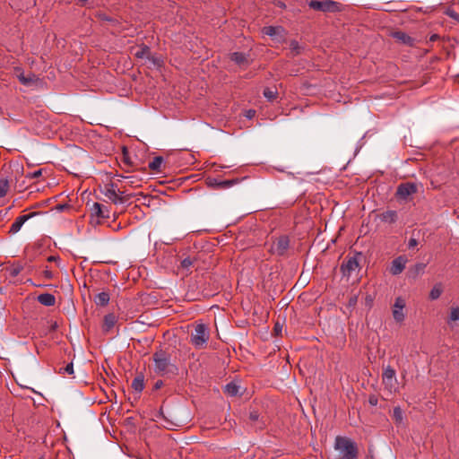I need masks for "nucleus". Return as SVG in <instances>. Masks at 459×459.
Instances as JSON below:
<instances>
[{"instance_id": "nucleus-1", "label": "nucleus", "mask_w": 459, "mask_h": 459, "mask_svg": "<svg viewBox=\"0 0 459 459\" xmlns=\"http://www.w3.org/2000/svg\"><path fill=\"white\" fill-rule=\"evenodd\" d=\"M152 359L156 374L168 376L178 373V367L171 362L170 355L167 351L159 350L153 353Z\"/></svg>"}, {"instance_id": "nucleus-2", "label": "nucleus", "mask_w": 459, "mask_h": 459, "mask_svg": "<svg viewBox=\"0 0 459 459\" xmlns=\"http://www.w3.org/2000/svg\"><path fill=\"white\" fill-rule=\"evenodd\" d=\"M333 447L338 452L337 459H358L357 444L349 437H336Z\"/></svg>"}, {"instance_id": "nucleus-3", "label": "nucleus", "mask_w": 459, "mask_h": 459, "mask_svg": "<svg viewBox=\"0 0 459 459\" xmlns=\"http://www.w3.org/2000/svg\"><path fill=\"white\" fill-rule=\"evenodd\" d=\"M210 338V332L204 324H197L191 333V343L196 349H204Z\"/></svg>"}, {"instance_id": "nucleus-4", "label": "nucleus", "mask_w": 459, "mask_h": 459, "mask_svg": "<svg viewBox=\"0 0 459 459\" xmlns=\"http://www.w3.org/2000/svg\"><path fill=\"white\" fill-rule=\"evenodd\" d=\"M307 4L311 9L323 13H336L341 11V4L333 0H311Z\"/></svg>"}, {"instance_id": "nucleus-5", "label": "nucleus", "mask_w": 459, "mask_h": 459, "mask_svg": "<svg viewBox=\"0 0 459 459\" xmlns=\"http://www.w3.org/2000/svg\"><path fill=\"white\" fill-rule=\"evenodd\" d=\"M418 186L415 183H402L397 186L396 197L401 201H409L410 197L417 193Z\"/></svg>"}, {"instance_id": "nucleus-6", "label": "nucleus", "mask_w": 459, "mask_h": 459, "mask_svg": "<svg viewBox=\"0 0 459 459\" xmlns=\"http://www.w3.org/2000/svg\"><path fill=\"white\" fill-rule=\"evenodd\" d=\"M382 380L385 388H387L390 392L395 390L397 379L395 370L391 366H387L386 368H384L382 374Z\"/></svg>"}, {"instance_id": "nucleus-7", "label": "nucleus", "mask_w": 459, "mask_h": 459, "mask_svg": "<svg viewBox=\"0 0 459 459\" xmlns=\"http://www.w3.org/2000/svg\"><path fill=\"white\" fill-rule=\"evenodd\" d=\"M134 55L136 58L143 59L146 58L152 62L154 65H160L161 60L160 58L152 56L151 49L146 45H141L134 48Z\"/></svg>"}, {"instance_id": "nucleus-8", "label": "nucleus", "mask_w": 459, "mask_h": 459, "mask_svg": "<svg viewBox=\"0 0 459 459\" xmlns=\"http://www.w3.org/2000/svg\"><path fill=\"white\" fill-rule=\"evenodd\" d=\"M290 246V239L287 236H281L276 238L270 248V251L273 254H276L278 255H282L288 250Z\"/></svg>"}, {"instance_id": "nucleus-9", "label": "nucleus", "mask_w": 459, "mask_h": 459, "mask_svg": "<svg viewBox=\"0 0 459 459\" xmlns=\"http://www.w3.org/2000/svg\"><path fill=\"white\" fill-rule=\"evenodd\" d=\"M359 267V264L358 258L356 256H348L341 264V272L343 276L350 277Z\"/></svg>"}, {"instance_id": "nucleus-10", "label": "nucleus", "mask_w": 459, "mask_h": 459, "mask_svg": "<svg viewBox=\"0 0 459 459\" xmlns=\"http://www.w3.org/2000/svg\"><path fill=\"white\" fill-rule=\"evenodd\" d=\"M207 186L212 189H227L238 183V179L219 180L216 178H207Z\"/></svg>"}, {"instance_id": "nucleus-11", "label": "nucleus", "mask_w": 459, "mask_h": 459, "mask_svg": "<svg viewBox=\"0 0 459 459\" xmlns=\"http://www.w3.org/2000/svg\"><path fill=\"white\" fill-rule=\"evenodd\" d=\"M101 193L112 203L114 204H123L125 202L122 196H119L116 191L115 184H108L104 186V189L101 190Z\"/></svg>"}, {"instance_id": "nucleus-12", "label": "nucleus", "mask_w": 459, "mask_h": 459, "mask_svg": "<svg viewBox=\"0 0 459 459\" xmlns=\"http://www.w3.org/2000/svg\"><path fill=\"white\" fill-rule=\"evenodd\" d=\"M408 259L405 255H399L394 258L390 266V273L392 275H398L405 269Z\"/></svg>"}, {"instance_id": "nucleus-13", "label": "nucleus", "mask_w": 459, "mask_h": 459, "mask_svg": "<svg viewBox=\"0 0 459 459\" xmlns=\"http://www.w3.org/2000/svg\"><path fill=\"white\" fill-rule=\"evenodd\" d=\"M39 212H30V213H28V214H23V215H21L19 217H17L15 219V221L13 222V224L11 225L10 229H9V233L10 234H16L17 232L20 231V230L22 229V225L27 221H29L30 218L38 215Z\"/></svg>"}, {"instance_id": "nucleus-14", "label": "nucleus", "mask_w": 459, "mask_h": 459, "mask_svg": "<svg viewBox=\"0 0 459 459\" xmlns=\"http://www.w3.org/2000/svg\"><path fill=\"white\" fill-rule=\"evenodd\" d=\"M284 30L282 27L266 26L263 28V33L273 39L280 41L283 38Z\"/></svg>"}, {"instance_id": "nucleus-15", "label": "nucleus", "mask_w": 459, "mask_h": 459, "mask_svg": "<svg viewBox=\"0 0 459 459\" xmlns=\"http://www.w3.org/2000/svg\"><path fill=\"white\" fill-rule=\"evenodd\" d=\"M392 37L396 41L406 46H412L414 43V39L403 31H394L392 33Z\"/></svg>"}, {"instance_id": "nucleus-16", "label": "nucleus", "mask_w": 459, "mask_h": 459, "mask_svg": "<svg viewBox=\"0 0 459 459\" xmlns=\"http://www.w3.org/2000/svg\"><path fill=\"white\" fill-rule=\"evenodd\" d=\"M91 213H92V215H95L97 217L103 218V219L109 217L108 209L100 203H94L92 204Z\"/></svg>"}, {"instance_id": "nucleus-17", "label": "nucleus", "mask_w": 459, "mask_h": 459, "mask_svg": "<svg viewBox=\"0 0 459 459\" xmlns=\"http://www.w3.org/2000/svg\"><path fill=\"white\" fill-rule=\"evenodd\" d=\"M117 317L115 314L109 313L104 316L102 330L104 333H108L117 324Z\"/></svg>"}, {"instance_id": "nucleus-18", "label": "nucleus", "mask_w": 459, "mask_h": 459, "mask_svg": "<svg viewBox=\"0 0 459 459\" xmlns=\"http://www.w3.org/2000/svg\"><path fill=\"white\" fill-rule=\"evenodd\" d=\"M230 58L239 66H247L249 64L248 56L241 52L231 53Z\"/></svg>"}, {"instance_id": "nucleus-19", "label": "nucleus", "mask_w": 459, "mask_h": 459, "mask_svg": "<svg viewBox=\"0 0 459 459\" xmlns=\"http://www.w3.org/2000/svg\"><path fill=\"white\" fill-rule=\"evenodd\" d=\"M37 300L43 306L52 307L56 304V297L50 293H42L37 297Z\"/></svg>"}, {"instance_id": "nucleus-20", "label": "nucleus", "mask_w": 459, "mask_h": 459, "mask_svg": "<svg viewBox=\"0 0 459 459\" xmlns=\"http://www.w3.org/2000/svg\"><path fill=\"white\" fill-rule=\"evenodd\" d=\"M398 215L396 211L388 210L381 213L380 219L385 223H394L397 221Z\"/></svg>"}, {"instance_id": "nucleus-21", "label": "nucleus", "mask_w": 459, "mask_h": 459, "mask_svg": "<svg viewBox=\"0 0 459 459\" xmlns=\"http://www.w3.org/2000/svg\"><path fill=\"white\" fill-rule=\"evenodd\" d=\"M110 296L108 292L102 291L94 297V303L97 306L105 307L108 304Z\"/></svg>"}, {"instance_id": "nucleus-22", "label": "nucleus", "mask_w": 459, "mask_h": 459, "mask_svg": "<svg viewBox=\"0 0 459 459\" xmlns=\"http://www.w3.org/2000/svg\"><path fill=\"white\" fill-rule=\"evenodd\" d=\"M132 388L138 394H140L144 388V377L143 375H139L134 377L132 382Z\"/></svg>"}, {"instance_id": "nucleus-23", "label": "nucleus", "mask_w": 459, "mask_h": 459, "mask_svg": "<svg viewBox=\"0 0 459 459\" xmlns=\"http://www.w3.org/2000/svg\"><path fill=\"white\" fill-rule=\"evenodd\" d=\"M425 264L418 263L409 270L410 277L416 278L424 272Z\"/></svg>"}, {"instance_id": "nucleus-24", "label": "nucleus", "mask_w": 459, "mask_h": 459, "mask_svg": "<svg viewBox=\"0 0 459 459\" xmlns=\"http://www.w3.org/2000/svg\"><path fill=\"white\" fill-rule=\"evenodd\" d=\"M23 270V265L20 263L13 264L6 268V272L10 277H16Z\"/></svg>"}, {"instance_id": "nucleus-25", "label": "nucleus", "mask_w": 459, "mask_h": 459, "mask_svg": "<svg viewBox=\"0 0 459 459\" xmlns=\"http://www.w3.org/2000/svg\"><path fill=\"white\" fill-rule=\"evenodd\" d=\"M443 292V287L441 283H437L434 285V287L431 289L429 292V299L431 300L437 299Z\"/></svg>"}, {"instance_id": "nucleus-26", "label": "nucleus", "mask_w": 459, "mask_h": 459, "mask_svg": "<svg viewBox=\"0 0 459 459\" xmlns=\"http://www.w3.org/2000/svg\"><path fill=\"white\" fill-rule=\"evenodd\" d=\"M224 392L230 396H236L239 393V385L233 382L229 383L225 385Z\"/></svg>"}, {"instance_id": "nucleus-27", "label": "nucleus", "mask_w": 459, "mask_h": 459, "mask_svg": "<svg viewBox=\"0 0 459 459\" xmlns=\"http://www.w3.org/2000/svg\"><path fill=\"white\" fill-rule=\"evenodd\" d=\"M162 162L163 158L160 156H157L149 163V168L152 170L160 171Z\"/></svg>"}, {"instance_id": "nucleus-28", "label": "nucleus", "mask_w": 459, "mask_h": 459, "mask_svg": "<svg viewBox=\"0 0 459 459\" xmlns=\"http://www.w3.org/2000/svg\"><path fill=\"white\" fill-rule=\"evenodd\" d=\"M9 191V181L6 178L0 179V198L4 197Z\"/></svg>"}, {"instance_id": "nucleus-29", "label": "nucleus", "mask_w": 459, "mask_h": 459, "mask_svg": "<svg viewBox=\"0 0 459 459\" xmlns=\"http://www.w3.org/2000/svg\"><path fill=\"white\" fill-rule=\"evenodd\" d=\"M393 316H394V319L398 322V323H401L404 320L405 318V315L403 313V308H398V307H393Z\"/></svg>"}, {"instance_id": "nucleus-30", "label": "nucleus", "mask_w": 459, "mask_h": 459, "mask_svg": "<svg viewBox=\"0 0 459 459\" xmlns=\"http://www.w3.org/2000/svg\"><path fill=\"white\" fill-rule=\"evenodd\" d=\"M264 96L269 100L273 101L277 96V91L272 88H265L264 90Z\"/></svg>"}, {"instance_id": "nucleus-31", "label": "nucleus", "mask_w": 459, "mask_h": 459, "mask_svg": "<svg viewBox=\"0 0 459 459\" xmlns=\"http://www.w3.org/2000/svg\"><path fill=\"white\" fill-rule=\"evenodd\" d=\"M58 373L59 374H68V375L74 374V364L71 362V363H68L66 366L60 368L58 370Z\"/></svg>"}, {"instance_id": "nucleus-32", "label": "nucleus", "mask_w": 459, "mask_h": 459, "mask_svg": "<svg viewBox=\"0 0 459 459\" xmlns=\"http://www.w3.org/2000/svg\"><path fill=\"white\" fill-rule=\"evenodd\" d=\"M458 320H459V307H452L450 315H449V321L455 322Z\"/></svg>"}, {"instance_id": "nucleus-33", "label": "nucleus", "mask_w": 459, "mask_h": 459, "mask_svg": "<svg viewBox=\"0 0 459 459\" xmlns=\"http://www.w3.org/2000/svg\"><path fill=\"white\" fill-rule=\"evenodd\" d=\"M19 81L24 85H30L34 82V75L32 76H24L22 74L18 76Z\"/></svg>"}, {"instance_id": "nucleus-34", "label": "nucleus", "mask_w": 459, "mask_h": 459, "mask_svg": "<svg viewBox=\"0 0 459 459\" xmlns=\"http://www.w3.org/2000/svg\"><path fill=\"white\" fill-rule=\"evenodd\" d=\"M394 418L396 422H401L403 420V412L399 407H395L394 409Z\"/></svg>"}, {"instance_id": "nucleus-35", "label": "nucleus", "mask_w": 459, "mask_h": 459, "mask_svg": "<svg viewBox=\"0 0 459 459\" xmlns=\"http://www.w3.org/2000/svg\"><path fill=\"white\" fill-rule=\"evenodd\" d=\"M394 307H398L399 309L400 308H404V307H405V300L402 297L396 298L395 301H394Z\"/></svg>"}, {"instance_id": "nucleus-36", "label": "nucleus", "mask_w": 459, "mask_h": 459, "mask_svg": "<svg viewBox=\"0 0 459 459\" xmlns=\"http://www.w3.org/2000/svg\"><path fill=\"white\" fill-rule=\"evenodd\" d=\"M41 175H42V169H38L31 173H28L26 175V178H39Z\"/></svg>"}, {"instance_id": "nucleus-37", "label": "nucleus", "mask_w": 459, "mask_h": 459, "mask_svg": "<svg viewBox=\"0 0 459 459\" xmlns=\"http://www.w3.org/2000/svg\"><path fill=\"white\" fill-rule=\"evenodd\" d=\"M192 264H193V263H192V260H191L189 257H187V258H185V259L181 262V266H182L183 268H186V269H187V268H189V267L192 265Z\"/></svg>"}, {"instance_id": "nucleus-38", "label": "nucleus", "mask_w": 459, "mask_h": 459, "mask_svg": "<svg viewBox=\"0 0 459 459\" xmlns=\"http://www.w3.org/2000/svg\"><path fill=\"white\" fill-rule=\"evenodd\" d=\"M290 49L296 53H299V46L297 41L293 40L290 44Z\"/></svg>"}, {"instance_id": "nucleus-39", "label": "nucleus", "mask_w": 459, "mask_h": 459, "mask_svg": "<svg viewBox=\"0 0 459 459\" xmlns=\"http://www.w3.org/2000/svg\"><path fill=\"white\" fill-rule=\"evenodd\" d=\"M255 115V110L248 109L245 112V117L248 119H252Z\"/></svg>"}, {"instance_id": "nucleus-40", "label": "nucleus", "mask_w": 459, "mask_h": 459, "mask_svg": "<svg viewBox=\"0 0 459 459\" xmlns=\"http://www.w3.org/2000/svg\"><path fill=\"white\" fill-rule=\"evenodd\" d=\"M43 275H44V277L46 279H48V280H50V279H52L54 277L53 273L50 270H48V269L43 271Z\"/></svg>"}, {"instance_id": "nucleus-41", "label": "nucleus", "mask_w": 459, "mask_h": 459, "mask_svg": "<svg viewBox=\"0 0 459 459\" xmlns=\"http://www.w3.org/2000/svg\"><path fill=\"white\" fill-rule=\"evenodd\" d=\"M418 245V241L417 239L411 238L409 239V242H408V247L409 248H413L414 247H416Z\"/></svg>"}, {"instance_id": "nucleus-42", "label": "nucleus", "mask_w": 459, "mask_h": 459, "mask_svg": "<svg viewBox=\"0 0 459 459\" xmlns=\"http://www.w3.org/2000/svg\"><path fill=\"white\" fill-rule=\"evenodd\" d=\"M125 179L126 180V184L129 186H134L135 183L134 177H125Z\"/></svg>"}, {"instance_id": "nucleus-43", "label": "nucleus", "mask_w": 459, "mask_h": 459, "mask_svg": "<svg viewBox=\"0 0 459 459\" xmlns=\"http://www.w3.org/2000/svg\"><path fill=\"white\" fill-rule=\"evenodd\" d=\"M258 413L256 411H252L250 412L249 414V419L252 420V421H255L258 420Z\"/></svg>"}, {"instance_id": "nucleus-44", "label": "nucleus", "mask_w": 459, "mask_h": 459, "mask_svg": "<svg viewBox=\"0 0 459 459\" xmlns=\"http://www.w3.org/2000/svg\"><path fill=\"white\" fill-rule=\"evenodd\" d=\"M368 401H369V403L373 406L377 405V399L375 396H370Z\"/></svg>"}, {"instance_id": "nucleus-45", "label": "nucleus", "mask_w": 459, "mask_h": 459, "mask_svg": "<svg viewBox=\"0 0 459 459\" xmlns=\"http://www.w3.org/2000/svg\"><path fill=\"white\" fill-rule=\"evenodd\" d=\"M447 14H448L450 17L454 18V19H457V18H458V15L455 13V11H451V10H449V11H447Z\"/></svg>"}, {"instance_id": "nucleus-46", "label": "nucleus", "mask_w": 459, "mask_h": 459, "mask_svg": "<svg viewBox=\"0 0 459 459\" xmlns=\"http://www.w3.org/2000/svg\"><path fill=\"white\" fill-rule=\"evenodd\" d=\"M163 385V382L161 380H158L154 384V389H160Z\"/></svg>"}, {"instance_id": "nucleus-47", "label": "nucleus", "mask_w": 459, "mask_h": 459, "mask_svg": "<svg viewBox=\"0 0 459 459\" xmlns=\"http://www.w3.org/2000/svg\"><path fill=\"white\" fill-rule=\"evenodd\" d=\"M58 259H59V257L58 256H55V255H50V256L48 257V262H56Z\"/></svg>"}, {"instance_id": "nucleus-48", "label": "nucleus", "mask_w": 459, "mask_h": 459, "mask_svg": "<svg viewBox=\"0 0 459 459\" xmlns=\"http://www.w3.org/2000/svg\"><path fill=\"white\" fill-rule=\"evenodd\" d=\"M172 426H178V424H175L172 420H167V425L165 427L169 429Z\"/></svg>"}, {"instance_id": "nucleus-49", "label": "nucleus", "mask_w": 459, "mask_h": 459, "mask_svg": "<svg viewBox=\"0 0 459 459\" xmlns=\"http://www.w3.org/2000/svg\"><path fill=\"white\" fill-rule=\"evenodd\" d=\"M160 415L163 419H165L166 420H167V419H169V418L165 415V413H164V410H163V408H162V407H161V408H160Z\"/></svg>"}, {"instance_id": "nucleus-50", "label": "nucleus", "mask_w": 459, "mask_h": 459, "mask_svg": "<svg viewBox=\"0 0 459 459\" xmlns=\"http://www.w3.org/2000/svg\"><path fill=\"white\" fill-rule=\"evenodd\" d=\"M100 17L103 21H111V19L108 18L106 14H100Z\"/></svg>"}, {"instance_id": "nucleus-51", "label": "nucleus", "mask_w": 459, "mask_h": 459, "mask_svg": "<svg viewBox=\"0 0 459 459\" xmlns=\"http://www.w3.org/2000/svg\"><path fill=\"white\" fill-rule=\"evenodd\" d=\"M274 330H275L276 332H279V331H281V327L278 324H276V325H275V326H274Z\"/></svg>"}, {"instance_id": "nucleus-52", "label": "nucleus", "mask_w": 459, "mask_h": 459, "mask_svg": "<svg viewBox=\"0 0 459 459\" xmlns=\"http://www.w3.org/2000/svg\"><path fill=\"white\" fill-rule=\"evenodd\" d=\"M437 38H438V36H437V35H436V34H434V35H432V36L430 37V40H431V41H435Z\"/></svg>"}, {"instance_id": "nucleus-53", "label": "nucleus", "mask_w": 459, "mask_h": 459, "mask_svg": "<svg viewBox=\"0 0 459 459\" xmlns=\"http://www.w3.org/2000/svg\"><path fill=\"white\" fill-rule=\"evenodd\" d=\"M82 4H83L87 0H78Z\"/></svg>"}]
</instances>
